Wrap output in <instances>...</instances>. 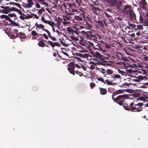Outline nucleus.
Segmentation results:
<instances>
[{"label": "nucleus", "instance_id": "1", "mask_svg": "<svg viewBox=\"0 0 148 148\" xmlns=\"http://www.w3.org/2000/svg\"><path fill=\"white\" fill-rule=\"evenodd\" d=\"M134 103L133 102H132L130 103V105L129 106L126 103H123V106L124 109L128 111H130L132 112H139L140 111H142V109L141 108V109H139L141 108L140 107L139 108H136V107H135L134 106Z\"/></svg>", "mask_w": 148, "mask_h": 148}, {"label": "nucleus", "instance_id": "2", "mask_svg": "<svg viewBox=\"0 0 148 148\" xmlns=\"http://www.w3.org/2000/svg\"><path fill=\"white\" fill-rule=\"evenodd\" d=\"M129 97L127 94H123L118 96L116 98H114L113 97V95H112V98L114 102H116L119 105L122 106L123 102L125 101L124 100L127 99Z\"/></svg>", "mask_w": 148, "mask_h": 148}, {"label": "nucleus", "instance_id": "3", "mask_svg": "<svg viewBox=\"0 0 148 148\" xmlns=\"http://www.w3.org/2000/svg\"><path fill=\"white\" fill-rule=\"evenodd\" d=\"M69 66L67 68L68 71L69 73L73 76L75 75V73L77 74H79L80 76H82L83 74L77 71H75L74 69L75 68V64L73 62H70L68 64Z\"/></svg>", "mask_w": 148, "mask_h": 148}, {"label": "nucleus", "instance_id": "4", "mask_svg": "<svg viewBox=\"0 0 148 148\" xmlns=\"http://www.w3.org/2000/svg\"><path fill=\"white\" fill-rule=\"evenodd\" d=\"M97 36H99L97 34H93L91 31L88 32L87 33V38L93 40L94 41H97Z\"/></svg>", "mask_w": 148, "mask_h": 148}, {"label": "nucleus", "instance_id": "5", "mask_svg": "<svg viewBox=\"0 0 148 148\" xmlns=\"http://www.w3.org/2000/svg\"><path fill=\"white\" fill-rule=\"evenodd\" d=\"M42 21L45 23L51 26L52 28V30L54 32H55V29L53 27L54 24V23L53 22H52L49 20H45L44 16H42L41 18Z\"/></svg>", "mask_w": 148, "mask_h": 148}, {"label": "nucleus", "instance_id": "6", "mask_svg": "<svg viewBox=\"0 0 148 148\" xmlns=\"http://www.w3.org/2000/svg\"><path fill=\"white\" fill-rule=\"evenodd\" d=\"M82 14H80L79 16H75V17L78 20H79L80 21H83L82 18H83L86 20L87 22V24L88 25V26L90 27H91V26L88 23V22L87 21L85 17L84 12V11L83 10H82Z\"/></svg>", "mask_w": 148, "mask_h": 148}, {"label": "nucleus", "instance_id": "7", "mask_svg": "<svg viewBox=\"0 0 148 148\" xmlns=\"http://www.w3.org/2000/svg\"><path fill=\"white\" fill-rule=\"evenodd\" d=\"M132 10V7L130 5H126L124 7L122 12L128 15L129 13Z\"/></svg>", "mask_w": 148, "mask_h": 148}, {"label": "nucleus", "instance_id": "8", "mask_svg": "<svg viewBox=\"0 0 148 148\" xmlns=\"http://www.w3.org/2000/svg\"><path fill=\"white\" fill-rule=\"evenodd\" d=\"M11 33L10 34V36L8 35L9 36H11V38L12 39H14L17 38V36L18 34V30L17 29H13Z\"/></svg>", "mask_w": 148, "mask_h": 148}, {"label": "nucleus", "instance_id": "9", "mask_svg": "<svg viewBox=\"0 0 148 148\" xmlns=\"http://www.w3.org/2000/svg\"><path fill=\"white\" fill-rule=\"evenodd\" d=\"M129 17V19L130 20H134L136 21V16L134 12L132 10L127 15Z\"/></svg>", "mask_w": 148, "mask_h": 148}, {"label": "nucleus", "instance_id": "10", "mask_svg": "<svg viewBox=\"0 0 148 148\" xmlns=\"http://www.w3.org/2000/svg\"><path fill=\"white\" fill-rule=\"evenodd\" d=\"M1 8L2 9V12L4 14H7L11 12V8L7 6H1Z\"/></svg>", "mask_w": 148, "mask_h": 148}, {"label": "nucleus", "instance_id": "11", "mask_svg": "<svg viewBox=\"0 0 148 148\" xmlns=\"http://www.w3.org/2000/svg\"><path fill=\"white\" fill-rule=\"evenodd\" d=\"M44 41H45L47 43H49L50 45H51L52 47H54L56 46H58V47H60V44L57 42H51V41L48 40V41L45 40H44Z\"/></svg>", "mask_w": 148, "mask_h": 148}, {"label": "nucleus", "instance_id": "12", "mask_svg": "<svg viewBox=\"0 0 148 148\" xmlns=\"http://www.w3.org/2000/svg\"><path fill=\"white\" fill-rule=\"evenodd\" d=\"M93 48L94 50H98L99 51H101L103 52H105L106 51L105 50H103L102 48L101 47L100 45L98 43L95 46H93Z\"/></svg>", "mask_w": 148, "mask_h": 148}, {"label": "nucleus", "instance_id": "13", "mask_svg": "<svg viewBox=\"0 0 148 148\" xmlns=\"http://www.w3.org/2000/svg\"><path fill=\"white\" fill-rule=\"evenodd\" d=\"M107 2L112 7L115 6L117 2V0H107Z\"/></svg>", "mask_w": 148, "mask_h": 148}, {"label": "nucleus", "instance_id": "14", "mask_svg": "<svg viewBox=\"0 0 148 148\" xmlns=\"http://www.w3.org/2000/svg\"><path fill=\"white\" fill-rule=\"evenodd\" d=\"M75 54L77 56L83 58H88L89 57V54L87 53L83 54L79 53H76Z\"/></svg>", "mask_w": 148, "mask_h": 148}, {"label": "nucleus", "instance_id": "15", "mask_svg": "<svg viewBox=\"0 0 148 148\" xmlns=\"http://www.w3.org/2000/svg\"><path fill=\"white\" fill-rule=\"evenodd\" d=\"M91 6L92 9V10L93 12L95 14H97L96 11H101V9L98 7H95L94 5L93 4H91Z\"/></svg>", "mask_w": 148, "mask_h": 148}, {"label": "nucleus", "instance_id": "16", "mask_svg": "<svg viewBox=\"0 0 148 148\" xmlns=\"http://www.w3.org/2000/svg\"><path fill=\"white\" fill-rule=\"evenodd\" d=\"M8 16L12 18L14 21L17 19L18 18L14 13H11L8 14Z\"/></svg>", "mask_w": 148, "mask_h": 148}, {"label": "nucleus", "instance_id": "17", "mask_svg": "<svg viewBox=\"0 0 148 148\" xmlns=\"http://www.w3.org/2000/svg\"><path fill=\"white\" fill-rule=\"evenodd\" d=\"M17 37H19L23 39H25L26 38V36L24 33L20 32L18 33L17 36Z\"/></svg>", "mask_w": 148, "mask_h": 148}, {"label": "nucleus", "instance_id": "18", "mask_svg": "<svg viewBox=\"0 0 148 148\" xmlns=\"http://www.w3.org/2000/svg\"><path fill=\"white\" fill-rule=\"evenodd\" d=\"M63 19L64 21L63 22V24L64 25H66L70 23L69 22H66L67 20H69L70 19V18L68 16H65L63 17Z\"/></svg>", "mask_w": 148, "mask_h": 148}, {"label": "nucleus", "instance_id": "19", "mask_svg": "<svg viewBox=\"0 0 148 148\" xmlns=\"http://www.w3.org/2000/svg\"><path fill=\"white\" fill-rule=\"evenodd\" d=\"M38 45L40 47H43L45 46L48 47L47 45L45 44V43L43 40H42L39 41L38 43Z\"/></svg>", "mask_w": 148, "mask_h": 148}, {"label": "nucleus", "instance_id": "20", "mask_svg": "<svg viewBox=\"0 0 148 148\" xmlns=\"http://www.w3.org/2000/svg\"><path fill=\"white\" fill-rule=\"evenodd\" d=\"M99 89L100 90V93L101 95H105L107 93V91L106 89L101 88V87H100Z\"/></svg>", "mask_w": 148, "mask_h": 148}, {"label": "nucleus", "instance_id": "21", "mask_svg": "<svg viewBox=\"0 0 148 148\" xmlns=\"http://www.w3.org/2000/svg\"><path fill=\"white\" fill-rule=\"evenodd\" d=\"M122 5V1H117V3L116 5L115 6L116 8L117 9H119L121 8Z\"/></svg>", "mask_w": 148, "mask_h": 148}, {"label": "nucleus", "instance_id": "22", "mask_svg": "<svg viewBox=\"0 0 148 148\" xmlns=\"http://www.w3.org/2000/svg\"><path fill=\"white\" fill-rule=\"evenodd\" d=\"M35 26H36V28L38 29H43L44 28V26L42 24H38L37 23L35 24Z\"/></svg>", "mask_w": 148, "mask_h": 148}, {"label": "nucleus", "instance_id": "23", "mask_svg": "<svg viewBox=\"0 0 148 148\" xmlns=\"http://www.w3.org/2000/svg\"><path fill=\"white\" fill-rule=\"evenodd\" d=\"M123 92V90H119L116 92H114L112 95H117L122 93Z\"/></svg>", "mask_w": 148, "mask_h": 148}, {"label": "nucleus", "instance_id": "24", "mask_svg": "<svg viewBox=\"0 0 148 148\" xmlns=\"http://www.w3.org/2000/svg\"><path fill=\"white\" fill-rule=\"evenodd\" d=\"M94 57L99 59L100 57H101L102 56L101 55L100 53L98 52H95V53H94Z\"/></svg>", "mask_w": 148, "mask_h": 148}, {"label": "nucleus", "instance_id": "25", "mask_svg": "<svg viewBox=\"0 0 148 148\" xmlns=\"http://www.w3.org/2000/svg\"><path fill=\"white\" fill-rule=\"evenodd\" d=\"M90 64H92L90 66L89 68L91 70H93L95 69V65H96L95 63L93 62L92 61L89 62Z\"/></svg>", "mask_w": 148, "mask_h": 148}, {"label": "nucleus", "instance_id": "26", "mask_svg": "<svg viewBox=\"0 0 148 148\" xmlns=\"http://www.w3.org/2000/svg\"><path fill=\"white\" fill-rule=\"evenodd\" d=\"M101 57L99 58V59L100 60L102 61L103 62H106V61L105 60L106 58V57L102 55H101Z\"/></svg>", "mask_w": 148, "mask_h": 148}, {"label": "nucleus", "instance_id": "27", "mask_svg": "<svg viewBox=\"0 0 148 148\" xmlns=\"http://www.w3.org/2000/svg\"><path fill=\"white\" fill-rule=\"evenodd\" d=\"M39 3L42 4H44L45 6H48V4L47 3L45 2L44 0H38Z\"/></svg>", "mask_w": 148, "mask_h": 148}, {"label": "nucleus", "instance_id": "28", "mask_svg": "<svg viewBox=\"0 0 148 148\" xmlns=\"http://www.w3.org/2000/svg\"><path fill=\"white\" fill-rule=\"evenodd\" d=\"M141 3L142 5H143L142 7V8L145 9V6H144V5H146L147 4V3L145 0H141Z\"/></svg>", "mask_w": 148, "mask_h": 148}, {"label": "nucleus", "instance_id": "29", "mask_svg": "<svg viewBox=\"0 0 148 148\" xmlns=\"http://www.w3.org/2000/svg\"><path fill=\"white\" fill-rule=\"evenodd\" d=\"M143 103H138L137 104H134V107H136V106H139V107H137V108H139V107H140L141 108H140V109H141V108L142 109V107H140V106H142L143 105Z\"/></svg>", "mask_w": 148, "mask_h": 148}, {"label": "nucleus", "instance_id": "30", "mask_svg": "<svg viewBox=\"0 0 148 148\" xmlns=\"http://www.w3.org/2000/svg\"><path fill=\"white\" fill-rule=\"evenodd\" d=\"M11 24L13 25H14L15 26L17 27H18L20 26V25L18 23H16L15 21L12 20L10 22Z\"/></svg>", "mask_w": 148, "mask_h": 148}, {"label": "nucleus", "instance_id": "31", "mask_svg": "<svg viewBox=\"0 0 148 148\" xmlns=\"http://www.w3.org/2000/svg\"><path fill=\"white\" fill-rule=\"evenodd\" d=\"M138 77V79L141 80L147 79V77L146 76H143L141 75H139Z\"/></svg>", "mask_w": 148, "mask_h": 148}, {"label": "nucleus", "instance_id": "32", "mask_svg": "<svg viewBox=\"0 0 148 148\" xmlns=\"http://www.w3.org/2000/svg\"><path fill=\"white\" fill-rule=\"evenodd\" d=\"M23 6L25 8H31L32 6V5H30V4H29L28 3H26L25 5H23Z\"/></svg>", "mask_w": 148, "mask_h": 148}, {"label": "nucleus", "instance_id": "33", "mask_svg": "<svg viewBox=\"0 0 148 148\" xmlns=\"http://www.w3.org/2000/svg\"><path fill=\"white\" fill-rule=\"evenodd\" d=\"M11 10H10V11H14V12H17L18 9H17L15 7H12V8H11Z\"/></svg>", "mask_w": 148, "mask_h": 148}, {"label": "nucleus", "instance_id": "34", "mask_svg": "<svg viewBox=\"0 0 148 148\" xmlns=\"http://www.w3.org/2000/svg\"><path fill=\"white\" fill-rule=\"evenodd\" d=\"M5 19L6 20H8V21H9V22H11V21L12 20L10 18V17L8 16V15H5Z\"/></svg>", "mask_w": 148, "mask_h": 148}, {"label": "nucleus", "instance_id": "35", "mask_svg": "<svg viewBox=\"0 0 148 148\" xmlns=\"http://www.w3.org/2000/svg\"><path fill=\"white\" fill-rule=\"evenodd\" d=\"M139 22L140 23H142L143 22L144 20L143 17L140 15L139 19Z\"/></svg>", "mask_w": 148, "mask_h": 148}, {"label": "nucleus", "instance_id": "36", "mask_svg": "<svg viewBox=\"0 0 148 148\" xmlns=\"http://www.w3.org/2000/svg\"><path fill=\"white\" fill-rule=\"evenodd\" d=\"M31 34L33 36H35L37 35V33L35 31L33 30L31 32Z\"/></svg>", "mask_w": 148, "mask_h": 148}, {"label": "nucleus", "instance_id": "37", "mask_svg": "<svg viewBox=\"0 0 148 148\" xmlns=\"http://www.w3.org/2000/svg\"><path fill=\"white\" fill-rule=\"evenodd\" d=\"M106 71L108 74H111L113 72V71L111 69H108Z\"/></svg>", "mask_w": 148, "mask_h": 148}, {"label": "nucleus", "instance_id": "38", "mask_svg": "<svg viewBox=\"0 0 148 148\" xmlns=\"http://www.w3.org/2000/svg\"><path fill=\"white\" fill-rule=\"evenodd\" d=\"M14 5L18 7L20 9L22 8V7H21V5L19 4V3H15V5Z\"/></svg>", "mask_w": 148, "mask_h": 148}, {"label": "nucleus", "instance_id": "39", "mask_svg": "<svg viewBox=\"0 0 148 148\" xmlns=\"http://www.w3.org/2000/svg\"><path fill=\"white\" fill-rule=\"evenodd\" d=\"M105 47L107 49H109L111 48L110 45H108L106 43L105 44Z\"/></svg>", "mask_w": 148, "mask_h": 148}, {"label": "nucleus", "instance_id": "40", "mask_svg": "<svg viewBox=\"0 0 148 148\" xmlns=\"http://www.w3.org/2000/svg\"><path fill=\"white\" fill-rule=\"evenodd\" d=\"M143 22L145 26H148V19H145Z\"/></svg>", "mask_w": 148, "mask_h": 148}, {"label": "nucleus", "instance_id": "41", "mask_svg": "<svg viewBox=\"0 0 148 148\" xmlns=\"http://www.w3.org/2000/svg\"><path fill=\"white\" fill-rule=\"evenodd\" d=\"M97 79L98 81H101L102 82L105 84V82L104 81V79L103 78H102L98 77L97 78Z\"/></svg>", "mask_w": 148, "mask_h": 148}, {"label": "nucleus", "instance_id": "42", "mask_svg": "<svg viewBox=\"0 0 148 148\" xmlns=\"http://www.w3.org/2000/svg\"><path fill=\"white\" fill-rule=\"evenodd\" d=\"M106 82L108 85H112V82L109 81L108 79H106L105 80Z\"/></svg>", "mask_w": 148, "mask_h": 148}, {"label": "nucleus", "instance_id": "43", "mask_svg": "<svg viewBox=\"0 0 148 148\" xmlns=\"http://www.w3.org/2000/svg\"><path fill=\"white\" fill-rule=\"evenodd\" d=\"M109 19V20L110 22L111 23H113L114 22V20L112 18V17L110 16V17L108 18Z\"/></svg>", "mask_w": 148, "mask_h": 148}, {"label": "nucleus", "instance_id": "44", "mask_svg": "<svg viewBox=\"0 0 148 148\" xmlns=\"http://www.w3.org/2000/svg\"><path fill=\"white\" fill-rule=\"evenodd\" d=\"M98 24L99 25L100 27H103V23L101 21H99V22H98Z\"/></svg>", "mask_w": 148, "mask_h": 148}, {"label": "nucleus", "instance_id": "45", "mask_svg": "<svg viewBox=\"0 0 148 148\" xmlns=\"http://www.w3.org/2000/svg\"><path fill=\"white\" fill-rule=\"evenodd\" d=\"M44 11V10L43 8H42L41 9H40L38 10V13L40 14H42V11Z\"/></svg>", "mask_w": 148, "mask_h": 148}, {"label": "nucleus", "instance_id": "46", "mask_svg": "<svg viewBox=\"0 0 148 148\" xmlns=\"http://www.w3.org/2000/svg\"><path fill=\"white\" fill-rule=\"evenodd\" d=\"M61 52L63 54H64V55H65L67 56V57H68L69 58V55L68 54V53L63 51H61Z\"/></svg>", "mask_w": 148, "mask_h": 148}, {"label": "nucleus", "instance_id": "47", "mask_svg": "<svg viewBox=\"0 0 148 148\" xmlns=\"http://www.w3.org/2000/svg\"><path fill=\"white\" fill-rule=\"evenodd\" d=\"M95 85V84L93 82L91 83L90 84V86L92 89L93 88Z\"/></svg>", "mask_w": 148, "mask_h": 148}, {"label": "nucleus", "instance_id": "48", "mask_svg": "<svg viewBox=\"0 0 148 148\" xmlns=\"http://www.w3.org/2000/svg\"><path fill=\"white\" fill-rule=\"evenodd\" d=\"M27 1L28 3L30 4V5H33V3L32 0H27Z\"/></svg>", "mask_w": 148, "mask_h": 148}, {"label": "nucleus", "instance_id": "49", "mask_svg": "<svg viewBox=\"0 0 148 148\" xmlns=\"http://www.w3.org/2000/svg\"><path fill=\"white\" fill-rule=\"evenodd\" d=\"M93 3L94 5L96 6H98L99 5V3L98 1H93Z\"/></svg>", "mask_w": 148, "mask_h": 148}, {"label": "nucleus", "instance_id": "50", "mask_svg": "<svg viewBox=\"0 0 148 148\" xmlns=\"http://www.w3.org/2000/svg\"><path fill=\"white\" fill-rule=\"evenodd\" d=\"M32 17V16L31 15H28V16L25 17V19H27L28 18H30Z\"/></svg>", "mask_w": 148, "mask_h": 148}, {"label": "nucleus", "instance_id": "51", "mask_svg": "<svg viewBox=\"0 0 148 148\" xmlns=\"http://www.w3.org/2000/svg\"><path fill=\"white\" fill-rule=\"evenodd\" d=\"M139 95L138 93H134L132 95L133 96L135 97H139Z\"/></svg>", "mask_w": 148, "mask_h": 148}, {"label": "nucleus", "instance_id": "52", "mask_svg": "<svg viewBox=\"0 0 148 148\" xmlns=\"http://www.w3.org/2000/svg\"><path fill=\"white\" fill-rule=\"evenodd\" d=\"M90 31H88V32H85V31H82V32L84 34V35H85V36H86V37L87 38V33H88V32H90Z\"/></svg>", "mask_w": 148, "mask_h": 148}, {"label": "nucleus", "instance_id": "53", "mask_svg": "<svg viewBox=\"0 0 148 148\" xmlns=\"http://www.w3.org/2000/svg\"><path fill=\"white\" fill-rule=\"evenodd\" d=\"M67 29V31L69 33H71L72 34V32H73V30L70 28L69 27H68Z\"/></svg>", "mask_w": 148, "mask_h": 148}, {"label": "nucleus", "instance_id": "54", "mask_svg": "<svg viewBox=\"0 0 148 148\" xmlns=\"http://www.w3.org/2000/svg\"><path fill=\"white\" fill-rule=\"evenodd\" d=\"M104 12L105 15L108 18L109 17H110V16H111L110 15V14H108V13L106 12H105V11H104Z\"/></svg>", "mask_w": 148, "mask_h": 148}, {"label": "nucleus", "instance_id": "55", "mask_svg": "<svg viewBox=\"0 0 148 148\" xmlns=\"http://www.w3.org/2000/svg\"><path fill=\"white\" fill-rule=\"evenodd\" d=\"M143 58L144 60L148 61V57L147 56H144Z\"/></svg>", "mask_w": 148, "mask_h": 148}, {"label": "nucleus", "instance_id": "56", "mask_svg": "<svg viewBox=\"0 0 148 148\" xmlns=\"http://www.w3.org/2000/svg\"><path fill=\"white\" fill-rule=\"evenodd\" d=\"M42 36L43 37L46 39H48V37L46 34H44Z\"/></svg>", "mask_w": 148, "mask_h": 148}, {"label": "nucleus", "instance_id": "57", "mask_svg": "<svg viewBox=\"0 0 148 148\" xmlns=\"http://www.w3.org/2000/svg\"><path fill=\"white\" fill-rule=\"evenodd\" d=\"M141 73H142L143 74H146L147 73V71L145 70H142Z\"/></svg>", "mask_w": 148, "mask_h": 148}, {"label": "nucleus", "instance_id": "58", "mask_svg": "<svg viewBox=\"0 0 148 148\" xmlns=\"http://www.w3.org/2000/svg\"><path fill=\"white\" fill-rule=\"evenodd\" d=\"M32 15L33 16H34L35 18L36 19H38L39 18V16H37L36 14L34 13H32Z\"/></svg>", "mask_w": 148, "mask_h": 148}, {"label": "nucleus", "instance_id": "59", "mask_svg": "<svg viewBox=\"0 0 148 148\" xmlns=\"http://www.w3.org/2000/svg\"><path fill=\"white\" fill-rule=\"evenodd\" d=\"M74 33L76 34L77 35H79V33L77 31H75L73 30V32H72V34L74 35Z\"/></svg>", "mask_w": 148, "mask_h": 148}, {"label": "nucleus", "instance_id": "60", "mask_svg": "<svg viewBox=\"0 0 148 148\" xmlns=\"http://www.w3.org/2000/svg\"><path fill=\"white\" fill-rule=\"evenodd\" d=\"M120 77V75L118 74H116L114 75V78H119Z\"/></svg>", "mask_w": 148, "mask_h": 148}, {"label": "nucleus", "instance_id": "61", "mask_svg": "<svg viewBox=\"0 0 148 148\" xmlns=\"http://www.w3.org/2000/svg\"><path fill=\"white\" fill-rule=\"evenodd\" d=\"M50 38H51L52 40L56 41L57 40L56 39L55 37L51 36V37Z\"/></svg>", "mask_w": 148, "mask_h": 148}, {"label": "nucleus", "instance_id": "62", "mask_svg": "<svg viewBox=\"0 0 148 148\" xmlns=\"http://www.w3.org/2000/svg\"><path fill=\"white\" fill-rule=\"evenodd\" d=\"M98 64L102 65L103 66H105L106 64L105 63L101 62H99Z\"/></svg>", "mask_w": 148, "mask_h": 148}, {"label": "nucleus", "instance_id": "63", "mask_svg": "<svg viewBox=\"0 0 148 148\" xmlns=\"http://www.w3.org/2000/svg\"><path fill=\"white\" fill-rule=\"evenodd\" d=\"M88 43L89 44H90V46H92V47H93V46H94V44L92 42H91L90 41H88Z\"/></svg>", "mask_w": 148, "mask_h": 148}, {"label": "nucleus", "instance_id": "64", "mask_svg": "<svg viewBox=\"0 0 148 148\" xmlns=\"http://www.w3.org/2000/svg\"><path fill=\"white\" fill-rule=\"evenodd\" d=\"M19 18L21 19L22 20H24L25 19V17L24 16H23L22 15L20 16Z\"/></svg>", "mask_w": 148, "mask_h": 148}]
</instances>
